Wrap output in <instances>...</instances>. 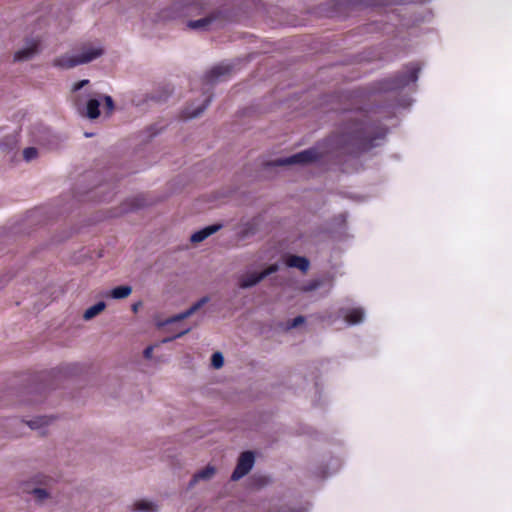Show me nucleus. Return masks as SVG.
Wrapping results in <instances>:
<instances>
[{"label":"nucleus","mask_w":512,"mask_h":512,"mask_svg":"<svg viewBox=\"0 0 512 512\" xmlns=\"http://www.w3.org/2000/svg\"><path fill=\"white\" fill-rule=\"evenodd\" d=\"M205 9H208L205 2L200 4L194 0H174L170 5L159 11L157 18L162 22L176 21L198 15L201 10Z\"/></svg>","instance_id":"f03ea898"},{"label":"nucleus","mask_w":512,"mask_h":512,"mask_svg":"<svg viewBox=\"0 0 512 512\" xmlns=\"http://www.w3.org/2000/svg\"><path fill=\"white\" fill-rule=\"evenodd\" d=\"M162 127H158L156 124L150 125L143 132L145 142L151 141L154 137H156L162 131Z\"/></svg>","instance_id":"bb28decb"},{"label":"nucleus","mask_w":512,"mask_h":512,"mask_svg":"<svg viewBox=\"0 0 512 512\" xmlns=\"http://www.w3.org/2000/svg\"><path fill=\"white\" fill-rule=\"evenodd\" d=\"M142 306V302L138 301L136 303H133L131 306V309L134 313L138 312L139 308Z\"/></svg>","instance_id":"a19ab883"},{"label":"nucleus","mask_w":512,"mask_h":512,"mask_svg":"<svg viewBox=\"0 0 512 512\" xmlns=\"http://www.w3.org/2000/svg\"><path fill=\"white\" fill-rule=\"evenodd\" d=\"M204 95L205 97L200 104L196 105L194 102H192L186 106L183 111L184 117L186 119H195L200 117L209 107L213 100L214 94L212 91H205Z\"/></svg>","instance_id":"9b49d317"},{"label":"nucleus","mask_w":512,"mask_h":512,"mask_svg":"<svg viewBox=\"0 0 512 512\" xmlns=\"http://www.w3.org/2000/svg\"><path fill=\"white\" fill-rule=\"evenodd\" d=\"M419 72L420 67L417 64H411L406 67L405 71L384 79L381 88L387 91L402 89L410 83H415L418 80Z\"/></svg>","instance_id":"0eeeda50"},{"label":"nucleus","mask_w":512,"mask_h":512,"mask_svg":"<svg viewBox=\"0 0 512 512\" xmlns=\"http://www.w3.org/2000/svg\"><path fill=\"white\" fill-rule=\"evenodd\" d=\"M106 308V303L104 301H98L94 305L90 306L83 313V319L85 321H89L99 315Z\"/></svg>","instance_id":"393cba45"},{"label":"nucleus","mask_w":512,"mask_h":512,"mask_svg":"<svg viewBox=\"0 0 512 512\" xmlns=\"http://www.w3.org/2000/svg\"><path fill=\"white\" fill-rule=\"evenodd\" d=\"M75 105L77 107L78 112L87 117L88 119L94 120L97 119L101 112H100V106L101 101L98 98H89L85 105H82L81 102V96H77L75 99Z\"/></svg>","instance_id":"9d476101"},{"label":"nucleus","mask_w":512,"mask_h":512,"mask_svg":"<svg viewBox=\"0 0 512 512\" xmlns=\"http://www.w3.org/2000/svg\"><path fill=\"white\" fill-rule=\"evenodd\" d=\"M104 184H100L96 189L97 191L95 193H103L104 192Z\"/></svg>","instance_id":"37998d69"},{"label":"nucleus","mask_w":512,"mask_h":512,"mask_svg":"<svg viewBox=\"0 0 512 512\" xmlns=\"http://www.w3.org/2000/svg\"><path fill=\"white\" fill-rule=\"evenodd\" d=\"M38 156V149L36 147H27L23 150V158L25 161L30 162L37 158Z\"/></svg>","instance_id":"c756f323"},{"label":"nucleus","mask_w":512,"mask_h":512,"mask_svg":"<svg viewBox=\"0 0 512 512\" xmlns=\"http://www.w3.org/2000/svg\"><path fill=\"white\" fill-rule=\"evenodd\" d=\"M386 133L380 123L351 119L334 136L333 143L347 154L358 155L377 146L376 141L384 139Z\"/></svg>","instance_id":"f257e3e1"},{"label":"nucleus","mask_w":512,"mask_h":512,"mask_svg":"<svg viewBox=\"0 0 512 512\" xmlns=\"http://www.w3.org/2000/svg\"><path fill=\"white\" fill-rule=\"evenodd\" d=\"M104 54L102 47L84 46L76 55H62L53 61L55 67L71 69L78 65L87 64Z\"/></svg>","instance_id":"20e7f679"},{"label":"nucleus","mask_w":512,"mask_h":512,"mask_svg":"<svg viewBox=\"0 0 512 512\" xmlns=\"http://www.w3.org/2000/svg\"><path fill=\"white\" fill-rule=\"evenodd\" d=\"M216 473V469L212 465H207L205 468L197 471L188 483V489L193 488L199 481H208L210 480L214 474Z\"/></svg>","instance_id":"f3484780"},{"label":"nucleus","mask_w":512,"mask_h":512,"mask_svg":"<svg viewBox=\"0 0 512 512\" xmlns=\"http://www.w3.org/2000/svg\"><path fill=\"white\" fill-rule=\"evenodd\" d=\"M209 300L210 298L208 296H204L200 298L198 301H196L190 308H188L191 315L198 311L200 308H202L206 303L209 302Z\"/></svg>","instance_id":"2f4dec72"},{"label":"nucleus","mask_w":512,"mask_h":512,"mask_svg":"<svg viewBox=\"0 0 512 512\" xmlns=\"http://www.w3.org/2000/svg\"><path fill=\"white\" fill-rule=\"evenodd\" d=\"M319 286H320V282L315 280V281H311L306 286H304L303 290L304 291H313V290L317 289Z\"/></svg>","instance_id":"58836bf2"},{"label":"nucleus","mask_w":512,"mask_h":512,"mask_svg":"<svg viewBox=\"0 0 512 512\" xmlns=\"http://www.w3.org/2000/svg\"><path fill=\"white\" fill-rule=\"evenodd\" d=\"M277 270L276 266H271L267 271L258 272L257 280L260 282L265 276H267L270 273H273Z\"/></svg>","instance_id":"4c0bfd02"},{"label":"nucleus","mask_w":512,"mask_h":512,"mask_svg":"<svg viewBox=\"0 0 512 512\" xmlns=\"http://www.w3.org/2000/svg\"><path fill=\"white\" fill-rule=\"evenodd\" d=\"M146 205L145 199L142 196L133 197L127 200L122 207V212H130L140 208H143Z\"/></svg>","instance_id":"b1692460"},{"label":"nucleus","mask_w":512,"mask_h":512,"mask_svg":"<svg viewBox=\"0 0 512 512\" xmlns=\"http://www.w3.org/2000/svg\"><path fill=\"white\" fill-rule=\"evenodd\" d=\"M114 194H115V193H114V192H112V191H111V192H109V193H106V194H104V195L101 197L100 201L108 202V201H110V200L113 198Z\"/></svg>","instance_id":"ea45409f"},{"label":"nucleus","mask_w":512,"mask_h":512,"mask_svg":"<svg viewBox=\"0 0 512 512\" xmlns=\"http://www.w3.org/2000/svg\"><path fill=\"white\" fill-rule=\"evenodd\" d=\"M208 15L214 27H223L226 24L237 22L243 15L240 5L233 1L220 2L208 11Z\"/></svg>","instance_id":"7ed1b4c3"},{"label":"nucleus","mask_w":512,"mask_h":512,"mask_svg":"<svg viewBox=\"0 0 512 512\" xmlns=\"http://www.w3.org/2000/svg\"><path fill=\"white\" fill-rule=\"evenodd\" d=\"M213 25L209 15L207 14L205 17L197 19V20H189L187 22V27L193 30H209Z\"/></svg>","instance_id":"aec40b11"},{"label":"nucleus","mask_w":512,"mask_h":512,"mask_svg":"<svg viewBox=\"0 0 512 512\" xmlns=\"http://www.w3.org/2000/svg\"><path fill=\"white\" fill-rule=\"evenodd\" d=\"M276 512H298L297 510L295 509H292V508H288V507H282L280 508L278 511Z\"/></svg>","instance_id":"79ce46f5"},{"label":"nucleus","mask_w":512,"mask_h":512,"mask_svg":"<svg viewBox=\"0 0 512 512\" xmlns=\"http://www.w3.org/2000/svg\"><path fill=\"white\" fill-rule=\"evenodd\" d=\"M223 228L222 223H214L208 226L203 227L202 229H199L198 231L194 232L190 236V241L192 243H200L207 239L209 236L215 234L219 230Z\"/></svg>","instance_id":"4468645a"},{"label":"nucleus","mask_w":512,"mask_h":512,"mask_svg":"<svg viewBox=\"0 0 512 512\" xmlns=\"http://www.w3.org/2000/svg\"><path fill=\"white\" fill-rule=\"evenodd\" d=\"M85 135H86V137L92 136V134H90V133H86Z\"/></svg>","instance_id":"49530a36"},{"label":"nucleus","mask_w":512,"mask_h":512,"mask_svg":"<svg viewBox=\"0 0 512 512\" xmlns=\"http://www.w3.org/2000/svg\"><path fill=\"white\" fill-rule=\"evenodd\" d=\"M319 155L315 149H307L287 158L278 160L279 165L307 164L318 159Z\"/></svg>","instance_id":"f8f14e48"},{"label":"nucleus","mask_w":512,"mask_h":512,"mask_svg":"<svg viewBox=\"0 0 512 512\" xmlns=\"http://www.w3.org/2000/svg\"><path fill=\"white\" fill-rule=\"evenodd\" d=\"M211 366L214 369H220L224 366V356L220 351H216L211 355Z\"/></svg>","instance_id":"cd10ccee"},{"label":"nucleus","mask_w":512,"mask_h":512,"mask_svg":"<svg viewBox=\"0 0 512 512\" xmlns=\"http://www.w3.org/2000/svg\"><path fill=\"white\" fill-rule=\"evenodd\" d=\"M88 84H89V80L88 79L80 80V81H78V82L73 84L72 92H78V91H80L83 87H85Z\"/></svg>","instance_id":"c9c22d12"},{"label":"nucleus","mask_w":512,"mask_h":512,"mask_svg":"<svg viewBox=\"0 0 512 512\" xmlns=\"http://www.w3.org/2000/svg\"><path fill=\"white\" fill-rule=\"evenodd\" d=\"M254 180H255V177L253 175H250L249 179L247 180V182L248 183H252V182H254Z\"/></svg>","instance_id":"a18cd8bd"},{"label":"nucleus","mask_w":512,"mask_h":512,"mask_svg":"<svg viewBox=\"0 0 512 512\" xmlns=\"http://www.w3.org/2000/svg\"><path fill=\"white\" fill-rule=\"evenodd\" d=\"M189 316H191V313L189 312V310L187 309L186 311L184 312H181L177 315H174L170 318H168L166 321H165V324H172V323H175V322H178V321H181V320H184L186 318H188Z\"/></svg>","instance_id":"473e14b6"},{"label":"nucleus","mask_w":512,"mask_h":512,"mask_svg":"<svg viewBox=\"0 0 512 512\" xmlns=\"http://www.w3.org/2000/svg\"><path fill=\"white\" fill-rule=\"evenodd\" d=\"M48 424V418L46 416H38L27 422V425L31 429H39Z\"/></svg>","instance_id":"c85d7f7f"},{"label":"nucleus","mask_w":512,"mask_h":512,"mask_svg":"<svg viewBox=\"0 0 512 512\" xmlns=\"http://www.w3.org/2000/svg\"><path fill=\"white\" fill-rule=\"evenodd\" d=\"M256 460V452L253 450H247L240 454L237 460L235 469L233 470L230 480L239 481L241 478L246 476L253 468Z\"/></svg>","instance_id":"1a4fd4ad"},{"label":"nucleus","mask_w":512,"mask_h":512,"mask_svg":"<svg viewBox=\"0 0 512 512\" xmlns=\"http://www.w3.org/2000/svg\"><path fill=\"white\" fill-rule=\"evenodd\" d=\"M285 263L288 267L297 268L303 273L307 272L310 266V262L306 257L298 255H289Z\"/></svg>","instance_id":"a211bd4d"},{"label":"nucleus","mask_w":512,"mask_h":512,"mask_svg":"<svg viewBox=\"0 0 512 512\" xmlns=\"http://www.w3.org/2000/svg\"><path fill=\"white\" fill-rule=\"evenodd\" d=\"M40 401H41L40 399H36V400H34V403H38Z\"/></svg>","instance_id":"de8ad7c7"},{"label":"nucleus","mask_w":512,"mask_h":512,"mask_svg":"<svg viewBox=\"0 0 512 512\" xmlns=\"http://www.w3.org/2000/svg\"><path fill=\"white\" fill-rule=\"evenodd\" d=\"M17 143V135L12 134L5 137V140L1 142V147L7 150L13 149Z\"/></svg>","instance_id":"7c9ffc66"},{"label":"nucleus","mask_w":512,"mask_h":512,"mask_svg":"<svg viewBox=\"0 0 512 512\" xmlns=\"http://www.w3.org/2000/svg\"><path fill=\"white\" fill-rule=\"evenodd\" d=\"M155 361L156 362H165L166 360L162 356H156Z\"/></svg>","instance_id":"c03bdc74"},{"label":"nucleus","mask_w":512,"mask_h":512,"mask_svg":"<svg viewBox=\"0 0 512 512\" xmlns=\"http://www.w3.org/2000/svg\"><path fill=\"white\" fill-rule=\"evenodd\" d=\"M238 284L242 289L256 286V269H251L247 274L241 275Z\"/></svg>","instance_id":"5701e85b"},{"label":"nucleus","mask_w":512,"mask_h":512,"mask_svg":"<svg viewBox=\"0 0 512 512\" xmlns=\"http://www.w3.org/2000/svg\"><path fill=\"white\" fill-rule=\"evenodd\" d=\"M271 482V479L270 477L268 476H260L258 475V480H257V483H258V489H260L261 487L269 484Z\"/></svg>","instance_id":"e433bc0d"},{"label":"nucleus","mask_w":512,"mask_h":512,"mask_svg":"<svg viewBox=\"0 0 512 512\" xmlns=\"http://www.w3.org/2000/svg\"><path fill=\"white\" fill-rule=\"evenodd\" d=\"M39 52V43L33 39L26 42L25 47L19 49L14 54V61L22 62L33 58Z\"/></svg>","instance_id":"ddd939ff"},{"label":"nucleus","mask_w":512,"mask_h":512,"mask_svg":"<svg viewBox=\"0 0 512 512\" xmlns=\"http://www.w3.org/2000/svg\"><path fill=\"white\" fill-rule=\"evenodd\" d=\"M172 91L168 88H164L161 91H155L146 95V100L156 102V103H164L170 97Z\"/></svg>","instance_id":"a878e982"},{"label":"nucleus","mask_w":512,"mask_h":512,"mask_svg":"<svg viewBox=\"0 0 512 512\" xmlns=\"http://www.w3.org/2000/svg\"><path fill=\"white\" fill-rule=\"evenodd\" d=\"M103 100H104V104H105V108L106 110L111 113L114 108H115V104H114V100L111 96L109 95H104L103 96Z\"/></svg>","instance_id":"72a5a7b5"},{"label":"nucleus","mask_w":512,"mask_h":512,"mask_svg":"<svg viewBox=\"0 0 512 512\" xmlns=\"http://www.w3.org/2000/svg\"><path fill=\"white\" fill-rule=\"evenodd\" d=\"M237 236L240 240H245L256 233V217L248 220L241 219L237 226Z\"/></svg>","instance_id":"2eb2a0df"},{"label":"nucleus","mask_w":512,"mask_h":512,"mask_svg":"<svg viewBox=\"0 0 512 512\" xmlns=\"http://www.w3.org/2000/svg\"><path fill=\"white\" fill-rule=\"evenodd\" d=\"M133 511H135V512H157L158 505L156 502L149 501L146 499H141L134 503Z\"/></svg>","instance_id":"412c9836"},{"label":"nucleus","mask_w":512,"mask_h":512,"mask_svg":"<svg viewBox=\"0 0 512 512\" xmlns=\"http://www.w3.org/2000/svg\"><path fill=\"white\" fill-rule=\"evenodd\" d=\"M305 322V318L303 316L295 317L291 322L288 323V329L295 328Z\"/></svg>","instance_id":"f704fd0d"},{"label":"nucleus","mask_w":512,"mask_h":512,"mask_svg":"<svg viewBox=\"0 0 512 512\" xmlns=\"http://www.w3.org/2000/svg\"><path fill=\"white\" fill-rule=\"evenodd\" d=\"M257 9H258V13L260 12V5L258 4L257 6Z\"/></svg>","instance_id":"09e8293b"},{"label":"nucleus","mask_w":512,"mask_h":512,"mask_svg":"<svg viewBox=\"0 0 512 512\" xmlns=\"http://www.w3.org/2000/svg\"><path fill=\"white\" fill-rule=\"evenodd\" d=\"M133 289L130 285H119L109 290L105 296L114 300H122L129 297Z\"/></svg>","instance_id":"6ab92c4d"},{"label":"nucleus","mask_w":512,"mask_h":512,"mask_svg":"<svg viewBox=\"0 0 512 512\" xmlns=\"http://www.w3.org/2000/svg\"><path fill=\"white\" fill-rule=\"evenodd\" d=\"M345 321L350 325L359 324L364 319V311L362 308H352L345 313Z\"/></svg>","instance_id":"4be33fe9"},{"label":"nucleus","mask_w":512,"mask_h":512,"mask_svg":"<svg viewBox=\"0 0 512 512\" xmlns=\"http://www.w3.org/2000/svg\"><path fill=\"white\" fill-rule=\"evenodd\" d=\"M241 60H225L214 65L204 75V82L207 85L214 86L220 82L228 81L238 70Z\"/></svg>","instance_id":"39448f33"},{"label":"nucleus","mask_w":512,"mask_h":512,"mask_svg":"<svg viewBox=\"0 0 512 512\" xmlns=\"http://www.w3.org/2000/svg\"><path fill=\"white\" fill-rule=\"evenodd\" d=\"M31 134L35 143L48 150L58 149L64 141L62 136L56 134L49 127L44 125L34 126Z\"/></svg>","instance_id":"6e6552de"},{"label":"nucleus","mask_w":512,"mask_h":512,"mask_svg":"<svg viewBox=\"0 0 512 512\" xmlns=\"http://www.w3.org/2000/svg\"><path fill=\"white\" fill-rule=\"evenodd\" d=\"M191 330V328H186L172 336H169V337H166L164 339H162L160 342H157L155 343L154 345H150V346H147L144 351H143V356L145 359L147 360H151L153 358V350L157 347H159L161 344H164V343H169V342H172L178 338H181L182 336H184L185 334H187L189 331Z\"/></svg>","instance_id":"dca6fc26"},{"label":"nucleus","mask_w":512,"mask_h":512,"mask_svg":"<svg viewBox=\"0 0 512 512\" xmlns=\"http://www.w3.org/2000/svg\"><path fill=\"white\" fill-rule=\"evenodd\" d=\"M55 480L44 474L35 475L30 481L24 483L23 491L31 494L38 504H43L50 498V488Z\"/></svg>","instance_id":"423d86ee"}]
</instances>
